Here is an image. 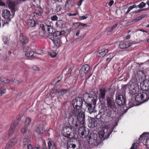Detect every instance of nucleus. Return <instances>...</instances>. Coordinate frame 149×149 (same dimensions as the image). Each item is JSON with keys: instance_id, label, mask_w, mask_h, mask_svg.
<instances>
[{"instance_id": "obj_1", "label": "nucleus", "mask_w": 149, "mask_h": 149, "mask_svg": "<svg viewBox=\"0 0 149 149\" xmlns=\"http://www.w3.org/2000/svg\"><path fill=\"white\" fill-rule=\"evenodd\" d=\"M72 115L77 116L78 122L75 124V127H77L81 124L84 125L85 120V113L82 111L81 109H74L72 111Z\"/></svg>"}, {"instance_id": "obj_2", "label": "nucleus", "mask_w": 149, "mask_h": 149, "mask_svg": "<svg viewBox=\"0 0 149 149\" xmlns=\"http://www.w3.org/2000/svg\"><path fill=\"white\" fill-rule=\"evenodd\" d=\"M113 112L111 110L109 109L107 112L104 114L102 116V118H101L100 120L103 122L108 123L113 119L114 117L113 116Z\"/></svg>"}, {"instance_id": "obj_3", "label": "nucleus", "mask_w": 149, "mask_h": 149, "mask_svg": "<svg viewBox=\"0 0 149 149\" xmlns=\"http://www.w3.org/2000/svg\"><path fill=\"white\" fill-rule=\"evenodd\" d=\"M83 103V100L80 97H77L74 99L72 101V104L73 106V108L72 109V111L76 109H81L82 108Z\"/></svg>"}, {"instance_id": "obj_4", "label": "nucleus", "mask_w": 149, "mask_h": 149, "mask_svg": "<svg viewBox=\"0 0 149 149\" xmlns=\"http://www.w3.org/2000/svg\"><path fill=\"white\" fill-rule=\"evenodd\" d=\"M72 129V128L70 126H65L63 127L62 131V135L68 138H73L75 137V135Z\"/></svg>"}, {"instance_id": "obj_5", "label": "nucleus", "mask_w": 149, "mask_h": 149, "mask_svg": "<svg viewBox=\"0 0 149 149\" xmlns=\"http://www.w3.org/2000/svg\"><path fill=\"white\" fill-rule=\"evenodd\" d=\"M147 98L148 94L145 92L139 93L135 97L136 101L140 103L147 101L148 100H147Z\"/></svg>"}, {"instance_id": "obj_6", "label": "nucleus", "mask_w": 149, "mask_h": 149, "mask_svg": "<svg viewBox=\"0 0 149 149\" xmlns=\"http://www.w3.org/2000/svg\"><path fill=\"white\" fill-rule=\"evenodd\" d=\"M139 87V86L136 83L131 84L129 86V93L130 97H135V94L136 93L137 90L138 89Z\"/></svg>"}, {"instance_id": "obj_7", "label": "nucleus", "mask_w": 149, "mask_h": 149, "mask_svg": "<svg viewBox=\"0 0 149 149\" xmlns=\"http://www.w3.org/2000/svg\"><path fill=\"white\" fill-rule=\"evenodd\" d=\"M93 99H92L89 104H88L86 106L88 108V111L90 113L93 112V110L95 107L96 104L97 97L94 94Z\"/></svg>"}, {"instance_id": "obj_8", "label": "nucleus", "mask_w": 149, "mask_h": 149, "mask_svg": "<svg viewBox=\"0 0 149 149\" xmlns=\"http://www.w3.org/2000/svg\"><path fill=\"white\" fill-rule=\"evenodd\" d=\"M112 131L110 130H108L107 129H105L104 130L100 131L98 133L99 137L101 139H103V140L108 138L110 134H111Z\"/></svg>"}, {"instance_id": "obj_9", "label": "nucleus", "mask_w": 149, "mask_h": 149, "mask_svg": "<svg viewBox=\"0 0 149 149\" xmlns=\"http://www.w3.org/2000/svg\"><path fill=\"white\" fill-rule=\"evenodd\" d=\"M116 102L119 106H122L126 104V99L125 97L122 95H119L116 97Z\"/></svg>"}, {"instance_id": "obj_10", "label": "nucleus", "mask_w": 149, "mask_h": 149, "mask_svg": "<svg viewBox=\"0 0 149 149\" xmlns=\"http://www.w3.org/2000/svg\"><path fill=\"white\" fill-rule=\"evenodd\" d=\"M107 106L108 108L113 109L116 108V105L113 97L111 95L107 96L106 98Z\"/></svg>"}, {"instance_id": "obj_11", "label": "nucleus", "mask_w": 149, "mask_h": 149, "mask_svg": "<svg viewBox=\"0 0 149 149\" xmlns=\"http://www.w3.org/2000/svg\"><path fill=\"white\" fill-rule=\"evenodd\" d=\"M90 68V66L88 64L83 65L79 70L80 75L83 77L89 71Z\"/></svg>"}, {"instance_id": "obj_12", "label": "nucleus", "mask_w": 149, "mask_h": 149, "mask_svg": "<svg viewBox=\"0 0 149 149\" xmlns=\"http://www.w3.org/2000/svg\"><path fill=\"white\" fill-rule=\"evenodd\" d=\"M107 91L105 88H102L99 90V101L101 104L104 102L105 99L106 92Z\"/></svg>"}, {"instance_id": "obj_13", "label": "nucleus", "mask_w": 149, "mask_h": 149, "mask_svg": "<svg viewBox=\"0 0 149 149\" xmlns=\"http://www.w3.org/2000/svg\"><path fill=\"white\" fill-rule=\"evenodd\" d=\"M18 139L16 137H14L10 139L6 144L5 149H11L17 142Z\"/></svg>"}, {"instance_id": "obj_14", "label": "nucleus", "mask_w": 149, "mask_h": 149, "mask_svg": "<svg viewBox=\"0 0 149 149\" xmlns=\"http://www.w3.org/2000/svg\"><path fill=\"white\" fill-rule=\"evenodd\" d=\"M94 98L93 94L91 93H88L87 92L84 94L83 98L84 101L88 104H89L92 99H93Z\"/></svg>"}, {"instance_id": "obj_15", "label": "nucleus", "mask_w": 149, "mask_h": 149, "mask_svg": "<svg viewBox=\"0 0 149 149\" xmlns=\"http://www.w3.org/2000/svg\"><path fill=\"white\" fill-rule=\"evenodd\" d=\"M140 87L143 91H147L149 90V80H145L143 82L141 83Z\"/></svg>"}, {"instance_id": "obj_16", "label": "nucleus", "mask_w": 149, "mask_h": 149, "mask_svg": "<svg viewBox=\"0 0 149 149\" xmlns=\"http://www.w3.org/2000/svg\"><path fill=\"white\" fill-rule=\"evenodd\" d=\"M132 45V43L129 41H122L119 44V47L121 49H124L129 47Z\"/></svg>"}, {"instance_id": "obj_17", "label": "nucleus", "mask_w": 149, "mask_h": 149, "mask_svg": "<svg viewBox=\"0 0 149 149\" xmlns=\"http://www.w3.org/2000/svg\"><path fill=\"white\" fill-rule=\"evenodd\" d=\"M98 124L96 119L92 118L89 121V123L88 124V126L90 128H93L96 127Z\"/></svg>"}, {"instance_id": "obj_18", "label": "nucleus", "mask_w": 149, "mask_h": 149, "mask_svg": "<svg viewBox=\"0 0 149 149\" xmlns=\"http://www.w3.org/2000/svg\"><path fill=\"white\" fill-rule=\"evenodd\" d=\"M2 16L6 19L10 20V17L11 14L10 11L7 10H3L2 13Z\"/></svg>"}, {"instance_id": "obj_19", "label": "nucleus", "mask_w": 149, "mask_h": 149, "mask_svg": "<svg viewBox=\"0 0 149 149\" xmlns=\"http://www.w3.org/2000/svg\"><path fill=\"white\" fill-rule=\"evenodd\" d=\"M19 40L23 45L28 43L29 42V39L22 33L19 35Z\"/></svg>"}, {"instance_id": "obj_20", "label": "nucleus", "mask_w": 149, "mask_h": 149, "mask_svg": "<svg viewBox=\"0 0 149 149\" xmlns=\"http://www.w3.org/2000/svg\"><path fill=\"white\" fill-rule=\"evenodd\" d=\"M108 52V50L106 49H102L99 50L97 52V55L98 56H104Z\"/></svg>"}, {"instance_id": "obj_21", "label": "nucleus", "mask_w": 149, "mask_h": 149, "mask_svg": "<svg viewBox=\"0 0 149 149\" xmlns=\"http://www.w3.org/2000/svg\"><path fill=\"white\" fill-rule=\"evenodd\" d=\"M40 54H38L37 53H35L33 51H30L29 52H27L25 54V56L26 57H38L39 55H40Z\"/></svg>"}, {"instance_id": "obj_22", "label": "nucleus", "mask_w": 149, "mask_h": 149, "mask_svg": "<svg viewBox=\"0 0 149 149\" xmlns=\"http://www.w3.org/2000/svg\"><path fill=\"white\" fill-rule=\"evenodd\" d=\"M89 138L90 143L92 144L93 142H94L95 139L97 138V135L94 134H91Z\"/></svg>"}, {"instance_id": "obj_23", "label": "nucleus", "mask_w": 149, "mask_h": 149, "mask_svg": "<svg viewBox=\"0 0 149 149\" xmlns=\"http://www.w3.org/2000/svg\"><path fill=\"white\" fill-rule=\"evenodd\" d=\"M48 144L49 149H58L57 148L56 144L52 141H49Z\"/></svg>"}, {"instance_id": "obj_24", "label": "nucleus", "mask_w": 149, "mask_h": 149, "mask_svg": "<svg viewBox=\"0 0 149 149\" xmlns=\"http://www.w3.org/2000/svg\"><path fill=\"white\" fill-rule=\"evenodd\" d=\"M40 32L38 31L32 32L30 34V38L32 39H34L40 35Z\"/></svg>"}, {"instance_id": "obj_25", "label": "nucleus", "mask_w": 149, "mask_h": 149, "mask_svg": "<svg viewBox=\"0 0 149 149\" xmlns=\"http://www.w3.org/2000/svg\"><path fill=\"white\" fill-rule=\"evenodd\" d=\"M27 22L28 25L31 27L35 26L38 24L33 19H29Z\"/></svg>"}, {"instance_id": "obj_26", "label": "nucleus", "mask_w": 149, "mask_h": 149, "mask_svg": "<svg viewBox=\"0 0 149 149\" xmlns=\"http://www.w3.org/2000/svg\"><path fill=\"white\" fill-rule=\"evenodd\" d=\"M36 131L38 134H42L45 131L42 125H40L36 129Z\"/></svg>"}, {"instance_id": "obj_27", "label": "nucleus", "mask_w": 149, "mask_h": 149, "mask_svg": "<svg viewBox=\"0 0 149 149\" xmlns=\"http://www.w3.org/2000/svg\"><path fill=\"white\" fill-rule=\"evenodd\" d=\"M89 134V130L88 129L84 128L83 132H82L80 135V136L81 137H84L85 138Z\"/></svg>"}, {"instance_id": "obj_28", "label": "nucleus", "mask_w": 149, "mask_h": 149, "mask_svg": "<svg viewBox=\"0 0 149 149\" xmlns=\"http://www.w3.org/2000/svg\"><path fill=\"white\" fill-rule=\"evenodd\" d=\"M68 149H75L76 148V145L75 144L71 143V142H68L67 144ZM76 149H78L77 148Z\"/></svg>"}, {"instance_id": "obj_29", "label": "nucleus", "mask_w": 149, "mask_h": 149, "mask_svg": "<svg viewBox=\"0 0 149 149\" xmlns=\"http://www.w3.org/2000/svg\"><path fill=\"white\" fill-rule=\"evenodd\" d=\"M57 27L58 28H62L64 24V22L61 20L57 21L56 24Z\"/></svg>"}, {"instance_id": "obj_30", "label": "nucleus", "mask_w": 149, "mask_h": 149, "mask_svg": "<svg viewBox=\"0 0 149 149\" xmlns=\"http://www.w3.org/2000/svg\"><path fill=\"white\" fill-rule=\"evenodd\" d=\"M0 79L1 81L3 82L11 84V81H10V80H9L3 77H0Z\"/></svg>"}, {"instance_id": "obj_31", "label": "nucleus", "mask_w": 149, "mask_h": 149, "mask_svg": "<svg viewBox=\"0 0 149 149\" xmlns=\"http://www.w3.org/2000/svg\"><path fill=\"white\" fill-rule=\"evenodd\" d=\"M31 121V119L29 117L26 118L25 121V126L28 127Z\"/></svg>"}, {"instance_id": "obj_32", "label": "nucleus", "mask_w": 149, "mask_h": 149, "mask_svg": "<svg viewBox=\"0 0 149 149\" xmlns=\"http://www.w3.org/2000/svg\"><path fill=\"white\" fill-rule=\"evenodd\" d=\"M15 127V126L14 127H12L9 129L8 132V135L9 136H11L13 134L14 132V129Z\"/></svg>"}, {"instance_id": "obj_33", "label": "nucleus", "mask_w": 149, "mask_h": 149, "mask_svg": "<svg viewBox=\"0 0 149 149\" xmlns=\"http://www.w3.org/2000/svg\"><path fill=\"white\" fill-rule=\"evenodd\" d=\"M23 145L24 147L25 146L27 145L28 146V144H29L30 143V140L28 138H25L23 139Z\"/></svg>"}, {"instance_id": "obj_34", "label": "nucleus", "mask_w": 149, "mask_h": 149, "mask_svg": "<svg viewBox=\"0 0 149 149\" xmlns=\"http://www.w3.org/2000/svg\"><path fill=\"white\" fill-rule=\"evenodd\" d=\"M54 45L56 46H58L60 45V41L59 38H55L54 40L53 41Z\"/></svg>"}, {"instance_id": "obj_35", "label": "nucleus", "mask_w": 149, "mask_h": 149, "mask_svg": "<svg viewBox=\"0 0 149 149\" xmlns=\"http://www.w3.org/2000/svg\"><path fill=\"white\" fill-rule=\"evenodd\" d=\"M7 3L8 6L12 9H14L15 7V5L11 1H7Z\"/></svg>"}, {"instance_id": "obj_36", "label": "nucleus", "mask_w": 149, "mask_h": 149, "mask_svg": "<svg viewBox=\"0 0 149 149\" xmlns=\"http://www.w3.org/2000/svg\"><path fill=\"white\" fill-rule=\"evenodd\" d=\"M55 31V30L53 27L52 26L50 25V26L49 27V30H48L47 31L49 33L52 34L54 33Z\"/></svg>"}, {"instance_id": "obj_37", "label": "nucleus", "mask_w": 149, "mask_h": 149, "mask_svg": "<svg viewBox=\"0 0 149 149\" xmlns=\"http://www.w3.org/2000/svg\"><path fill=\"white\" fill-rule=\"evenodd\" d=\"M137 8V7L136 5H133L132 6H130L128 8L127 12L126 13V14H128L131 10H132L133 8Z\"/></svg>"}, {"instance_id": "obj_38", "label": "nucleus", "mask_w": 149, "mask_h": 149, "mask_svg": "<svg viewBox=\"0 0 149 149\" xmlns=\"http://www.w3.org/2000/svg\"><path fill=\"white\" fill-rule=\"evenodd\" d=\"M118 24V23H116L115 24L113 25L108 31L107 34H109L111 32L113 31V29L116 27Z\"/></svg>"}, {"instance_id": "obj_39", "label": "nucleus", "mask_w": 149, "mask_h": 149, "mask_svg": "<svg viewBox=\"0 0 149 149\" xmlns=\"http://www.w3.org/2000/svg\"><path fill=\"white\" fill-rule=\"evenodd\" d=\"M135 105L134 104H133L132 102H129V103L127 104L128 106L127 107L126 109H125L126 111L125 112L127 111L128 110L132 107H133Z\"/></svg>"}, {"instance_id": "obj_40", "label": "nucleus", "mask_w": 149, "mask_h": 149, "mask_svg": "<svg viewBox=\"0 0 149 149\" xmlns=\"http://www.w3.org/2000/svg\"><path fill=\"white\" fill-rule=\"evenodd\" d=\"M85 128L86 127H85L83 126H82L79 127V128L78 129V133L79 135H80L82 132H83V131L84 130V128Z\"/></svg>"}, {"instance_id": "obj_41", "label": "nucleus", "mask_w": 149, "mask_h": 149, "mask_svg": "<svg viewBox=\"0 0 149 149\" xmlns=\"http://www.w3.org/2000/svg\"><path fill=\"white\" fill-rule=\"evenodd\" d=\"M53 34H54V36L55 37V38H58V36L61 35V33L59 31H55Z\"/></svg>"}, {"instance_id": "obj_42", "label": "nucleus", "mask_w": 149, "mask_h": 149, "mask_svg": "<svg viewBox=\"0 0 149 149\" xmlns=\"http://www.w3.org/2000/svg\"><path fill=\"white\" fill-rule=\"evenodd\" d=\"M69 91V89H62L60 90L58 92L59 93H61V94H65L67 92H68Z\"/></svg>"}, {"instance_id": "obj_43", "label": "nucleus", "mask_w": 149, "mask_h": 149, "mask_svg": "<svg viewBox=\"0 0 149 149\" xmlns=\"http://www.w3.org/2000/svg\"><path fill=\"white\" fill-rule=\"evenodd\" d=\"M86 35V33H84L83 35L80 36L79 37L76 39V40L79 41H81L85 37Z\"/></svg>"}, {"instance_id": "obj_44", "label": "nucleus", "mask_w": 149, "mask_h": 149, "mask_svg": "<svg viewBox=\"0 0 149 149\" xmlns=\"http://www.w3.org/2000/svg\"><path fill=\"white\" fill-rule=\"evenodd\" d=\"M98 138H97V139H95L94 142H93V143L92 144L93 145L97 146L100 143V141L98 140Z\"/></svg>"}, {"instance_id": "obj_45", "label": "nucleus", "mask_w": 149, "mask_h": 149, "mask_svg": "<svg viewBox=\"0 0 149 149\" xmlns=\"http://www.w3.org/2000/svg\"><path fill=\"white\" fill-rule=\"evenodd\" d=\"M146 5V3L143 2H141L139 5H138L137 6H136L137 7H138L139 8H142L143 7H145Z\"/></svg>"}, {"instance_id": "obj_46", "label": "nucleus", "mask_w": 149, "mask_h": 149, "mask_svg": "<svg viewBox=\"0 0 149 149\" xmlns=\"http://www.w3.org/2000/svg\"><path fill=\"white\" fill-rule=\"evenodd\" d=\"M74 25L77 24V26H87V25L86 24L82 23L81 22L79 23H74Z\"/></svg>"}, {"instance_id": "obj_47", "label": "nucleus", "mask_w": 149, "mask_h": 149, "mask_svg": "<svg viewBox=\"0 0 149 149\" xmlns=\"http://www.w3.org/2000/svg\"><path fill=\"white\" fill-rule=\"evenodd\" d=\"M138 144L136 143H134L132 144V146L130 149H137Z\"/></svg>"}, {"instance_id": "obj_48", "label": "nucleus", "mask_w": 149, "mask_h": 149, "mask_svg": "<svg viewBox=\"0 0 149 149\" xmlns=\"http://www.w3.org/2000/svg\"><path fill=\"white\" fill-rule=\"evenodd\" d=\"M10 81H11V84L12 83V82H15L16 83H19V84L21 83V81H19L18 80L15 79H11Z\"/></svg>"}, {"instance_id": "obj_49", "label": "nucleus", "mask_w": 149, "mask_h": 149, "mask_svg": "<svg viewBox=\"0 0 149 149\" xmlns=\"http://www.w3.org/2000/svg\"><path fill=\"white\" fill-rule=\"evenodd\" d=\"M62 79V76H59L57 78L55 79V80H56V83H58Z\"/></svg>"}, {"instance_id": "obj_50", "label": "nucleus", "mask_w": 149, "mask_h": 149, "mask_svg": "<svg viewBox=\"0 0 149 149\" xmlns=\"http://www.w3.org/2000/svg\"><path fill=\"white\" fill-rule=\"evenodd\" d=\"M48 37L51 39L52 41L54 40L55 37L54 36V34L52 33L51 35H49L48 36Z\"/></svg>"}, {"instance_id": "obj_51", "label": "nucleus", "mask_w": 149, "mask_h": 149, "mask_svg": "<svg viewBox=\"0 0 149 149\" xmlns=\"http://www.w3.org/2000/svg\"><path fill=\"white\" fill-rule=\"evenodd\" d=\"M6 90L4 87H2L1 88V95L5 93H6Z\"/></svg>"}, {"instance_id": "obj_52", "label": "nucleus", "mask_w": 149, "mask_h": 149, "mask_svg": "<svg viewBox=\"0 0 149 149\" xmlns=\"http://www.w3.org/2000/svg\"><path fill=\"white\" fill-rule=\"evenodd\" d=\"M131 98H130V99H129V101L130 102H132L133 104H134L135 103V97H131Z\"/></svg>"}, {"instance_id": "obj_53", "label": "nucleus", "mask_w": 149, "mask_h": 149, "mask_svg": "<svg viewBox=\"0 0 149 149\" xmlns=\"http://www.w3.org/2000/svg\"><path fill=\"white\" fill-rule=\"evenodd\" d=\"M42 148L43 149H47L46 143L45 141H43L42 142Z\"/></svg>"}, {"instance_id": "obj_54", "label": "nucleus", "mask_w": 149, "mask_h": 149, "mask_svg": "<svg viewBox=\"0 0 149 149\" xmlns=\"http://www.w3.org/2000/svg\"><path fill=\"white\" fill-rule=\"evenodd\" d=\"M61 9V6L59 5H57L56 7V10L57 12L60 11Z\"/></svg>"}, {"instance_id": "obj_55", "label": "nucleus", "mask_w": 149, "mask_h": 149, "mask_svg": "<svg viewBox=\"0 0 149 149\" xmlns=\"http://www.w3.org/2000/svg\"><path fill=\"white\" fill-rule=\"evenodd\" d=\"M26 127H25L22 128V129L21 131L22 133L23 134H24L26 133L27 131V128Z\"/></svg>"}, {"instance_id": "obj_56", "label": "nucleus", "mask_w": 149, "mask_h": 149, "mask_svg": "<svg viewBox=\"0 0 149 149\" xmlns=\"http://www.w3.org/2000/svg\"><path fill=\"white\" fill-rule=\"evenodd\" d=\"M49 54L51 57L53 58L55 57L57 55L56 54L55 52H52Z\"/></svg>"}, {"instance_id": "obj_57", "label": "nucleus", "mask_w": 149, "mask_h": 149, "mask_svg": "<svg viewBox=\"0 0 149 149\" xmlns=\"http://www.w3.org/2000/svg\"><path fill=\"white\" fill-rule=\"evenodd\" d=\"M51 19L52 21L56 20L58 19V17L56 15H54L51 17Z\"/></svg>"}, {"instance_id": "obj_58", "label": "nucleus", "mask_w": 149, "mask_h": 149, "mask_svg": "<svg viewBox=\"0 0 149 149\" xmlns=\"http://www.w3.org/2000/svg\"><path fill=\"white\" fill-rule=\"evenodd\" d=\"M32 69L33 70L35 71H39L40 69L36 65H34L32 67Z\"/></svg>"}, {"instance_id": "obj_59", "label": "nucleus", "mask_w": 149, "mask_h": 149, "mask_svg": "<svg viewBox=\"0 0 149 149\" xmlns=\"http://www.w3.org/2000/svg\"><path fill=\"white\" fill-rule=\"evenodd\" d=\"M102 118V117H101V115L100 114H98V115H97L96 116V118H94V119H96V120H99V119L100 120L101 118Z\"/></svg>"}, {"instance_id": "obj_60", "label": "nucleus", "mask_w": 149, "mask_h": 149, "mask_svg": "<svg viewBox=\"0 0 149 149\" xmlns=\"http://www.w3.org/2000/svg\"><path fill=\"white\" fill-rule=\"evenodd\" d=\"M88 17V16L87 15H85L84 16H82L80 17V18L81 19L83 20L87 19Z\"/></svg>"}, {"instance_id": "obj_61", "label": "nucleus", "mask_w": 149, "mask_h": 149, "mask_svg": "<svg viewBox=\"0 0 149 149\" xmlns=\"http://www.w3.org/2000/svg\"><path fill=\"white\" fill-rule=\"evenodd\" d=\"M142 19L141 16L138 17L136 19L134 20V22H136L138 21H139Z\"/></svg>"}, {"instance_id": "obj_62", "label": "nucleus", "mask_w": 149, "mask_h": 149, "mask_svg": "<svg viewBox=\"0 0 149 149\" xmlns=\"http://www.w3.org/2000/svg\"><path fill=\"white\" fill-rule=\"evenodd\" d=\"M29 48V47L28 46H25L23 48V50L24 52H26L28 50Z\"/></svg>"}, {"instance_id": "obj_63", "label": "nucleus", "mask_w": 149, "mask_h": 149, "mask_svg": "<svg viewBox=\"0 0 149 149\" xmlns=\"http://www.w3.org/2000/svg\"><path fill=\"white\" fill-rule=\"evenodd\" d=\"M27 149H34V148H33L32 146L30 144H28L27 146Z\"/></svg>"}, {"instance_id": "obj_64", "label": "nucleus", "mask_w": 149, "mask_h": 149, "mask_svg": "<svg viewBox=\"0 0 149 149\" xmlns=\"http://www.w3.org/2000/svg\"><path fill=\"white\" fill-rule=\"evenodd\" d=\"M114 1L113 0H112L110 1V2L108 3V5L109 6H111L113 3Z\"/></svg>"}]
</instances>
